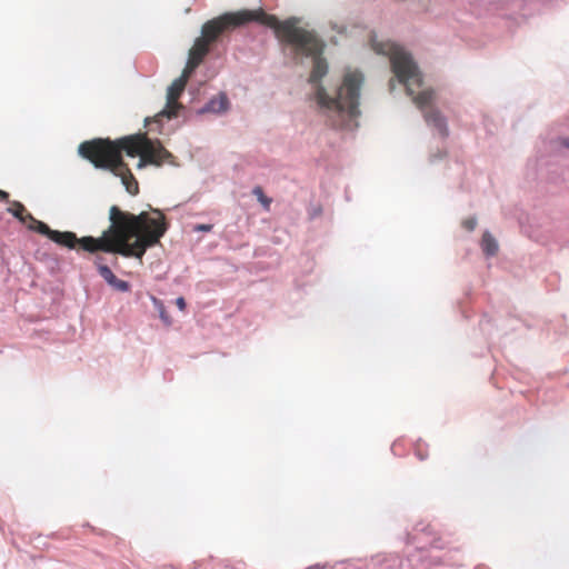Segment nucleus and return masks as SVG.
I'll list each match as a JSON object with an SVG mask.
<instances>
[{"mask_svg": "<svg viewBox=\"0 0 569 569\" xmlns=\"http://www.w3.org/2000/svg\"><path fill=\"white\" fill-rule=\"evenodd\" d=\"M152 213L156 217L147 211L133 214L112 206L111 224L99 238L88 236L78 239L71 231L52 230L44 222L38 223V232L70 249L78 244L91 253L103 251L142 261L147 249L158 244L168 229L164 214L158 209L152 210Z\"/></svg>", "mask_w": 569, "mask_h": 569, "instance_id": "f257e3e1", "label": "nucleus"}, {"mask_svg": "<svg viewBox=\"0 0 569 569\" xmlns=\"http://www.w3.org/2000/svg\"><path fill=\"white\" fill-rule=\"evenodd\" d=\"M262 16V24L273 29L277 39L281 43L292 47L297 56L312 58V70L309 82L316 86L315 99L320 110L326 114H336L339 121H343L346 117L355 118L359 116V97L363 82V77L359 71H349L345 74L343 81L337 94L330 97L319 81L328 72V64L322 58L323 43L315 32L300 28L299 19L289 18L279 21L273 14Z\"/></svg>", "mask_w": 569, "mask_h": 569, "instance_id": "f03ea898", "label": "nucleus"}, {"mask_svg": "<svg viewBox=\"0 0 569 569\" xmlns=\"http://www.w3.org/2000/svg\"><path fill=\"white\" fill-rule=\"evenodd\" d=\"M375 49L389 56L395 76L405 84L407 94L412 97L413 103L422 111L427 124L438 130L441 137H448L446 118L438 109L430 107L436 98L435 90L429 88L416 93V89L422 86V76L411 56L399 46L389 42L377 44Z\"/></svg>", "mask_w": 569, "mask_h": 569, "instance_id": "7ed1b4c3", "label": "nucleus"}, {"mask_svg": "<svg viewBox=\"0 0 569 569\" xmlns=\"http://www.w3.org/2000/svg\"><path fill=\"white\" fill-rule=\"evenodd\" d=\"M266 11L258 10H241L237 12H227L214 19L207 21L201 29V37H199L193 47L189 51V59L193 66H199L210 50L211 43L216 42L221 34L231 31L240 26L250 21H256L262 24V16Z\"/></svg>", "mask_w": 569, "mask_h": 569, "instance_id": "20e7f679", "label": "nucleus"}, {"mask_svg": "<svg viewBox=\"0 0 569 569\" xmlns=\"http://www.w3.org/2000/svg\"><path fill=\"white\" fill-rule=\"evenodd\" d=\"M79 154L89 160L96 168L108 169L114 176L120 177L123 186L130 194H137L139 186L128 164L123 161L118 150L98 138L84 141L79 146Z\"/></svg>", "mask_w": 569, "mask_h": 569, "instance_id": "39448f33", "label": "nucleus"}, {"mask_svg": "<svg viewBox=\"0 0 569 569\" xmlns=\"http://www.w3.org/2000/svg\"><path fill=\"white\" fill-rule=\"evenodd\" d=\"M103 140L116 148L120 154L124 151L129 157H139L137 169L148 164L156 167H161L163 163L174 164V156L159 140L148 138L147 133L130 134L114 141Z\"/></svg>", "mask_w": 569, "mask_h": 569, "instance_id": "423d86ee", "label": "nucleus"}, {"mask_svg": "<svg viewBox=\"0 0 569 569\" xmlns=\"http://www.w3.org/2000/svg\"><path fill=\"white\" fill-rule=\"evenodd\" d=\"M187 83L183 80L176 79L167 90V103L166 108L157 113L152 119L147 118L146 124H149L150 121L159 122L162 118L172 119L178 116L180 109H182V104L178 101L182 92L184 91Z\"/></svg>", "mask_w": 569, "mask_h": 569, "instance_id": "0eeeda50", "label": "nucleus"}, {"mask_svg": "<svg viewBox=\"0 0 569 569\" xmlns=\"http://www.w3.org/2000/svg\"><path fill=\"white\" fill-rule=\"evenodd\" d=\"M9 207L7 211L16 217L20 222L24 223L28 229L38 232V223H43L42 221L36 219L26 207L19 201H7Z\"/></svg>", "mask_w": 569, "mask_h": 569, "instance_id": "6e6552de", "label": "nucleus"}, {"mask_svg": "<svg viewBox=\"0 0 569 569\" xmlns=\"http://www.w3.org/2000/svg\"><path fill=\"white\" fill-rule=\"evenodd\" d=\"M229 108V99L226 93L220 92L218 96L211 98L201 110L202 112L220 113Z\"/></svg>", "mask_w": 569, "mask_h": 569, "instance_id": "1a4fd4ad", "label": "nucleus"}, {"mask_svg": "<svg viewBox=\"0 0 569 569\" xmlns=\"http://www.w3.org/2000/svg\"><path fill=\"white\" fill-rule=\"evenodd\" d=\"M94 264L98 269L99 274L104 279L108 284H112L117 277L113 274L111 269L104 263V259L101 256H97Z\"/></svg>", "mask_w": 569, "mask_h": 569, "instance_id": "9d476101", "label": "nucleus"}, {"mask_svg": "<svg viewBox=\"0 0 569 569\" xmlns=\"http://www.w3.org/2000/svg\"><path fill=\"white\" fill-rule=\"evenodd\" d=\"M481 248L487 256H495L498 252V243L488 231L482 236Z\"/></svg>", "mask_w": 569, "mask_h": 569, "instance_id": "9b49d317", "label": "nucleus"}, {"mask_svg": "<svg viewBox=\"0 0 569 569\" xmlns=\"http://www.w3.org/2000/svg\"><path fill=\"white\" fill-rule=\"evenodd\" d=\"M252 193L257 197L258 201L263 206L264 210L269 211L272 200L263 193L262 188L259 186L254 187Z\"/></svg>", "mask_w": 569, "mask_h": 569, "instance_id": "f8f14e48", "label": "nucleus"}, {"mask_svg": "<svg viewBox=\"0 0 569 569\" xmlns=\"http://www.w3.org/2000/svg\"><path fill=\"white\" fill-rule=\"evenodd\" d=\"M152 301L154 303V307L158 309L159 311V316L161 318V320L167 325V326H170L171 325V318L170 316L168 315L167 310H166V307L163 306L162 301H160L159 299L157 298H152Z\"/></svg>", "mask_w": 569, "mask_h": 569, "instance_id": "ddd939ff", "label": "nucleus"}, {"mask_svg": "<svg viewBox=\"0 0 569 569\" xmlns=\"http://www.w3.org/2000/svg\"><path fill=\"white\" fill-rule=\"evenodd\" d=\"M196 68H198V66H193L192 61L190 59H188L187 66L178 79L183 80V82L188 83V81H189L191 74L193 73V71L196 70Z\"/></svg>", "mask_w": 569, "mask_h": 569, "instance_id": "4468645a", "label": "nucleus"}, {"mask_svg": "<svg viewBox=\"0 0 569 569\" xmlns=\"http://www.w3.org/2000/svg\"><path fill=\"white\" fill-rule=\"evenodd\" d=\"M111 287H113L114 289H117L118 291H122V292H127L129 291L130 289V284L129 282L124 281V280H121V279H116V281L111 284Z\"/></svg>", "mask_w": 569, "mask_h": 569, "instance_id": "2eb2a0df", "label": "nucleus"}, {"mask_svg": "<svg viewBox=\"0 0 569 569\" xmlns=\"http://www.w3.org/2000/svg\"><path fill=\"white\" fill-rule=\"evenodd\" d=\"M477 226V219L471 217V218H467L462 221V227L468 230V231H472L475 230Z\"/></svg>", "mask_w": 569, "mask_h": 569, "instance_id": "dca6fc26", "label": "nucleus"}, {"mask_svg": "<svg viewBox=\"0 0 569 569\" xmlns=\"http://www.w3.org/2000/svg\"><path fill=\"white\" fill-rule=\"evenodd\" d=\"M416 453H417V456L419 457V459H420V460L426 459V458H427V456H428L427 451H426V450H422V449L420 448V445H418V446H417V448H416Z\"/></svg>", "mask_w": 569, "mask_h": 569, "instance_id": "f3484780", "label": "nucleus"}, {"mask_svg": "<svg viewBox=\"0 0 569 569\" xmlns=\"http://www.w3.org/2000/svg\"><path fill=\"white\" fill-rule=\"evenodd\" d=\"M176 305L181 311L186 309V301L182 297L177 298Z\"/></svg>", "mask_w": 569, "mask_h": 569, "instance_id": "a211bd4d", "label": "nucleus"}, {"mask_svg": "<svg viewBox=\"0 0 569 569\" xmlns=\"http://www.w3.org/2000/svg\"><path fill=\"white\" fill-rule=\"evenodd\" d=\"M212 229L211 224H199L194 228L197 231H210Z\"/></svg>", "mask_w": 569, "mask_h": 569, "instance_id": "6ab92c4d", "label": "nucleus"}, {"mask_svg": "<svg viewBox=\"0 0 569 569\" xmlns=\"http://www.w3.org/2000/svg\"><path fill=\"white\" fill-rule=\"evenodd\" d=\"M0 201H9V193L7 191L0 190Z\"/></svg>", "mask_w": 569, "mask_h": 569, "instance_id": "aec40b11", "label": "nucleus"}, {"mask_svg": "<svg viewBox=\"0 0 569 569\" xmlns=\"http://www.w3.org/2000/svg\"><path fill=\"white\" fill-rule=\"evenodd\" d=\"M112 264H113V266H117V264H118V258H117V257H113V259H112Z\"/></svg>", "mask_w": 569, "mask_h": 569, "instance_id": "412c9836", "label": "nucleus"}]
</instances>
